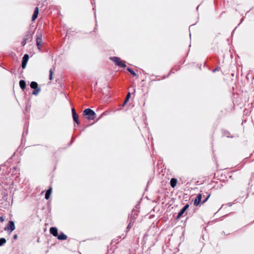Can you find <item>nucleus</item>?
<instances>
[{
	"instance_id": "obj_13",
	"label": "nucleus",
	"mask_w": 254,
	"mask_h": 254,
	"mask_svg": "<svg viewBox=\"0 0 254 254\" xmlns=\"http://www.w3.org/2000/svg\"><path fill=\"white\" fill-rule=\"evenodd\" d=\"M51 193H52V188H51L49 189H48L46 192L45 197L46 199H48L50 198Z\"/></svg>"
},
{
	"instance_id": "obj_6",
	"label": "nucleus",
	"mask_w": 254,
	"mask_h": 254,
	"mask_svg": "<svg viewBox=\"0 0 254 254\" xmlns=\"http://www.w3.org/2000/svg\"><path fill=\"white\" fill-rule=\"evenodd\" d=\"M28 59H29L28 55L25 54L22 58V61L21 66H22V67L23 69L25 68L27 63V62L28 61Z\"/></svg>"
},
{
	"instance_id": "obj_12",
	"label": "nucleus",
	"mask_w": 254,
	"mask_h": 254,
	"mask_svg": "<svg viewBox=\"0 0 254 254\" xmlns=\"http://www.w3.org/2000/svg\"><path fill=\"white\" fill-rule=\"evenodd\" d=\"M19 86H20V88L23 90H24L25 89L26 86L25 81L24 80H20V81H19Z\"/></svg>"
},
{
	"instance_id": "obj_3",
	"label": "nucleus",
	"mask_w": 254,
	"mask_h": 254,
	"mask_svg": "<svg viewBox=\"0 0 254 254\" xmlns=\"http://www.w3.org/2000/svg\"><path fill=\"white\" fill-rule=\"evenodd\" d=\"M30 87L31 88L34 89L32 93V94L34 95H37L41 91V89L38 87L37 83L35 81H32L31 82Z\"/></svg>"
},
{
	"instance_id": "obj_9",
	"label": "nucleus",
	"mask_w": 254,
	"mask_h": 254,
	"mask_svg": "<svg viewBox=\"0 0 254 254\" xmlns=\"http://www.w3.org/2000/svg\"><path fill=\"white\" fill-rule=\"evenodd\" d=\"M189 206V205L188 204L185 205L183 207V208L181 210L180 212L178 213V216L176 218L178 219V218H180L184 213V212L186 211V210L188 208Z\"/></svg>"
},
{
	"instance_id": "obj_16",
	"label": "nucleus",
	"mask_w": 254,
	"mask_h": 254,
	"mask_svg": "<svg viewBox=\"0 0 254 254\" xmlns=\"http://www.w3.org/2000/svg\"><path fill=\"white\" fill-rule=\"evenodd\" d=\"M130 97V92H128L126 96V99L123 103V106H124L125 104L127 103L128 101L129 100V99Z\"/></svg>"
},
{
	"instance_id": "obj_4",
	"label": "nucleus",
	"mask_w": 254,
	"mask_h": 254,
	"mask_svg": "<svg viewBox=\"0 0 254 254\" xmlns=\"http://www.w3.org/2000/svg\"><path fill=\"white\" fill-rule=\"evenodd\" d=\"M42 35L41 32H37L36 34V45L39 50L41 49V46L42 43Z\"/></svg>"
},
{
	"instance_id": "obj_5",
	"label": "nucleus",
	"mask_w": 254,
	"mask_h": 254,
	"mask_svg": "<svg viewBox=\"0 0 254 254\" xmlns=\"http://www.w3.org/2000/svg\"><path fill=\"white\" fill-rule=\"evenodd\" d=\"M15 227L14 222L10 221L8 222L7 226L5 227L4 230L5 231H9V232L11 233L15 229Z\"/></svg>"
},
{
	"instance_id": "obj_15",
	"label": "nucleus",
	"mask_w": 254,
	"mask_h": 254,
	"mask_svg": "<svg viewBox=\"0 0 254 254\" xmlns=\"http://www.w3.org/2000/svg\"><path fill=\"white\" fill-rule=\"evenodd\" d=\"M54 70H55V68H54L53 69V68L50 69V70L49 71V79L50 80H52L53 79V74Z\"/></svg>"
},
{
	"instance_id": "obj_14",
	"label": "nucleus",
	"mask_w": 254,
	"mask_h": 254,
	"mask_svg": "<svg viewBox=\"0 0 254 254\" xmlns=\"http://www.w3.org/2000/svg\"><path fill=\"white\" fill-rule=\"evenodd\" d=\"M26 38H24L23 41L22 42V46H24L26 44V42H27V41L30 38H31V34H29L28 35H27L26 36Z\"/></svg>"
},
{
	"instance_id": "obj_2",
	"label": "nucleus",
	"mask_w": 254,
	"mask_h": 254,
	"mask_svg": "<svg viewBox=\"0 0 254 254\" xmlns=\"http://www.w3.org/2000/svg\"><path fill=\"white\" fill-rule=\"evenodd\" d=\"M110 59L114 62L116 65L120 66L121 67H126V65L125 64V62L122 61L121 59L119 57H110Z\"/></svg>"
},
{
	"instance_id": "obj_25",
	"label": "nucleus",
	"mask_w": 254,
	"mask_h": 254,
	"mask_svg": "<svg viewBox=\"0 0 254 254\" xmlns=\"http://www.w3.org/2000/svg\"><path fill=\"white\" fill-rule=\"evenodd\" d=\"M218 69H219V68H218V67H217V68H215L214 69H213V72H215L216 71L218 70Z\"/></svg>"
},
{
	"instance_id": "obj_24",
	"label": "nucleus",
	"mask_w": 254,
	"mask_h": 254,
	"mask_svg": "<svg viewBox=\"0 0 254 254\" xmlns=\"http://www.w3.org/2000/svg\"><path fill=\"white\" fill-rule=\"evenodd\" d=\"M18 238V236H17V234H15L14 236H13V239L14 240H17Z\"/></svg>"
},
{
	"instance_id": "obj_21",
	"label": "nucleus",
	"mask_w": 254,
	"mask_h": 254,
	"mask_svg": "<svg viewBox=\"0 0 254 254\" xmlns=\"http://www.w3.org/2000/svg\"><path fill=\"white\" fill-rule=\"evenodd\" d=\"M210 194H208L207 197L201 202V204L205 203L210 196Z\"/></svg>"
},
{
	"instance_id": "obj_20",
	"label": "nucleus",
	"mask_w": 254,
	"mask_h": 254,
	"mask_svg": "<svg viewBox=\"0 0 254 254\" xmlns=\"http://www.w3.org/2000/svg\"><path fill=\"white\" fill-rule=\"evenodd\" d=\"M38 13H39V9H38V7H35V8L34 12V14H35V15H36L38 16Z\"/></svg>"
},
{
	"instance_id": "obj_26",
	"label": "nucleus",
	"mask_w": 254,
	"mask_h": 254,
	"mask_svg": "<svg viewBox=\"0 0 254 254\" xmlns=\"http://www.w3.org/2000/svg\"><path fill=\"white\" fill-rule=\"evenodd\" d=\"M130 225V223H129V224L128 225L127 227V229L129 228Z\"/></svg>"
},
{
	"instance_id": "obj_19",
	"label": "nucleus",
	"mask_w": 254,
	"mask_h": 254,
	"mask_svg": "<svg viewBox=\"0 0 254 254\" xmlns=\"http://www.w3.org/2000/svg\"><path fill=\"white\" fill-rule=\"evenodd\" d=\"M127 70L133 76H136V74L135 72L130 68H127Z\"/></svg>"
},
{
	"instance_id": "obj_7",
	"label": "nucleus",
	"mask_w": 254,
	"mask_h": 254,
	"mask_svg": "<svg viewBox=\"0 0 254 254\" xmlns=\"http://www.w3.org/2000/svg\"><path fill=\"white\" fill-rule=\"evenodd\" d=\"M72 117L73 121L77 124H79V122L78 119L77 115L76 113L75 110L74 108H72L71 109Z\"/></svg>"
},
{
	"instance_id": "obj_10",
	"label": "nucleus",
	"mask_w": 254,
	"mask_h": 254,
	"mask_svg": "<svg viewBox=\"0 0 254 254\" xmlns=\"http://www.w3.org/2000/svg\"><path fill=\"white\" fill-rule=\"evenodd\" d=\"M50 232L55 237H57L58 235V229L56 227H51L50 229Z\"/></svg>"
},
{
	"instance_id": "obj_27",
	"label": "nucleus",
	"mask_w": 254,
	"mask_h": 254,
	"mask_svg": "<svg viewBox=\"0 0 254 254\" xmlns=\"http://www.w3.org/2000/svg\"><path fill=\"white\" fill-rule=\"evenodd\" d=\"M175 182H176V184H177V179H176Z\"/></svg>"
},
{
	"instance_id": "obj_17",
	"label": "nucleus",
	"mask_w": 254,
	"mask_h": 254,
	"mask_svg": "<svg viewBox=\"0 0 254 254\" xmlns=\"http://www.w3.org/2000/svg\"><path fill=\"white\" fill-rule=\"evenodd\" d=\"M6 241L5 238H0V247L3 246L6 243Z\"/></svg>"
},
{
	"instance_id": "obj_23",
	"label": "nucleus",
	"mask_w": 254,
	"mask_h": 254,
	"mask_svg": "<svg viewBox=\"0 0 254 254\" xmlns=\"http://www.w3.org/2000/svg\"><path fill=\"white\" fill-rule=\"evenodd\" d=\"M4 220V218L3 216L0 217V221L3 222Z\"/></svg>"
},
{
	"instance_id": "obj_1",
	"label": "nucleus",
	"mask_w": 254,
	"mask_h": 254,
	"mask_svg": "<svg viewBox=\"0 0 254 254\" xmlns=\"http://www.w3.org/2000/svg\"><path fill=\"white\" fill-rule=\"evenodd\" d=\"M83 114L84 116H86V118L89 120H94L96 115L94 111L89 108L85 109L83 111Z\"/></svg>"
},
{
	"instance_id": "obj_8",
	"label": "nucleus",
	"mask_w": 254,
	"mask_h": 254,
	"mask_svg": "<svg viewBox=\"0 0 254 254\" xmlns=\"http://www.w3.org/2000/svg\"><path fill=\"white\" fill-rule=\"evenodd\" d=\"M202 198V194L201 193H199L196 197L195 198L194 201V205L195 206H198L200 203H201Z\"/></svg>"
},
{
	"instance_id": "obj_22",
	"label": "nucleus",
	"mask_w": 254,
	"mask_h": 254,
	"mask_svg": "<svg viewBox=\"0 0 254 254\" xmlns=\"http://www.w3.org/2000/svg\"><path fill=\"white\" fill-rule=\"evenodd\" d=\"M37 17V16L33 13L32 17V20L34 21Z\"/></svg>"
},
{
	"instance_id": "obj_18",
	"label": "nucleus",
	"mask_w": 254,
	"mask_h": 254,
	"mask_svg": "<svg viewBox=\"0 0 254 254\" xmlns=\"http://www.w3.org/2000/svg\"><path fill=\"white\" fill-rule=\"evenodd\" d=\"M170 185L173 188H175V178L171 179L170 181Z\"/></svg>"
},
{
	"instance_id": "obj_11",
	"label": "nucleus",
	"mask_w": 254,
	"mask_h": 254,
	"mask_svg": "<svg viewBox=\"0 0 254 254\" xmlns=\"http://www.w3.org/2000/svg\"><path fill=\"white\" fill-rule=\"evenodd\" d=\"M67 236L63 233H61L60 235H58L57 238L60 240H65L67 239Z\"/></svg>"
}]
</instances>
